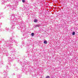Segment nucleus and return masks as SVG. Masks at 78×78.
<instances>
[{"mask_svg":"<svg viewBox=\"0 0 78 78\" xmlns=\"http://www.w3.org/2000/svg\"><path fill=\"white\" fill-rule=\"evenodd\" d=\"M40 26L39 25H36L35 27H39Z\"/></svg>","mask_w":78,"mask_h":78,"instance_id":"obj_1","label":"nucleus"},{"mask_svg":"<svg viewBox=\"0 0 78 78\" xmlns=\"http://www.w3.org/2000/svg\"><path fill=\"white\" fill-rule=\"evenodd\" d=\"M44 44H47V41H44Z\"/></svg>","mask_w":78,"mask_h":78,"instance_id":"obj_2","label":"nucleus"},{"mask_svg":"<svg viewBox=\"0 0 78 78\" xmlns=\"http://www.w3.org/2000/svg\"><path fill=\"white\" fill-rule=\"evenodd\" d=\"M75 32H73V33L72 34L73 35H75Z\"/></svg>","mask_w":78,"mask_h":78,"instance_id":"obj_3","label":"nucleus"},{"mask_svg":"<svg viewBox=\"0 0 78 78\" xmlns=\"http://www.w3.org/2000/svg\"><path fill=\"white\" fill-rule=\"evenodd\" d=\"M34 33H32L31 34V36H34Z\"/></svg>","mask_w":78,"mask_h":78,"instance_id":"obj_4","label":"nucleus"},{"mask_svg":"<svg viewBox=\"0 0 78 78\" xmlns=\"http://www.w3.org/2000/svg\"><path fill=\"white\" fill-rule=\"evenodd\" d=\"M37 22V19H35L34 20V22Z\"/></svg>","mask_w":78,"mask_h":78,"instance_id":"obj_5","label":"nucleus"},{"mask_svg":"<svg viewBox=\"0 0 78 78\" xmlns=\"http://www.w3.org/2000/svg\"><path fill=\"white\" fill-rule=\"evenodd\" d=\"M46 78H50V76H47L46 77Z\"/></svg>","mask_w":78,"mask_h":78,"instance_id":"obj_6","label":"nucleus"},{"mask_svg":"<svg viewBox=\"0 0 78 78\" xmlns=\"http://www.w3.org/2000/svg\"><path fill=\"white\" fill-rule=\"evenodd\" d=\"M22 1L23 3H25V0H22Z\"/></svg>","mask_w":78,"mask_h":78,"instance_id":"obj_7","label":"nucleus"}]
</instances>
